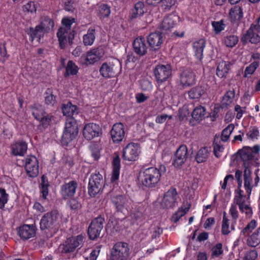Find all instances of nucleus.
<instances>
[{
    "label": "nucleus",
    "mask_w": 260,
    "mask_h": 260,
    "mask_svg": "<svg viewBox=\"0 0 260 260\" xmlns=\"http://www.w3.org/2000/svg\"><path fill=\"white\" fill-rule=\"evenodd\" d=\"M160 171L154 167H150L140 171L138 177L139 180L143 186L147 188H153L160 180Z\"/></svg>",
    "instance_id": "1"
},
{
    "label": "nucleus",
    "mask_w": 260,
    "mask_h": 260,
    "mask_svg": "<svg viewBox=\"0 0 260 260\" xmlns=\"http://www.w3.org/2000/svg\"><path fill=\"white\" fill-rule=\"evenodd\" d=\"M58 213L53 210L45 213L40 222V228L42 231L55 232L59 227Z\"/></svg>",
    "instance_id": "2"
},
{
    "label": "nucleus",
    "mask_w": 260,
    "mask_h": 260,
    "mask_svg": "<svg viewBox=\"0 0 260 260\" xmlns=\"http://www.w3.org/2000/svg\"><path fill=\"white\" fill-rule=\"evenodd\" d=\"M121 65L118 59H114L111 61L104 62L101 66L100 75L106 79L115 77L120 74Z\"/></svg>",
    "instance_id": "3"
},
{
    "label": "nucleus",
    "mask_w": 260,
    "mask_h": 260,
    "mask_svg": "<svg viewBox=\"0 0 260 260\" xmlns=\"http://www.w3.org/2000/svg\"><path fill=\"white\" fill-rule=\"evenodd\" d=\"M104 185L103 176L99 172L92 174L88 184V193L91 198L95 197L102 190Z\"/></svg>",
    "instance_id": "4"
},
{
    "label": "nucleus",
    "mask_w": 260,
    "mask_h": 260,
    "mask_svg": "<svg viewBox=\"0 0 260 260\" xmlns=\"http://www.w3.org/2000/svg\"><path fill=\"white\" fill-rule=\"evenodd\" d=\"M130 254V248L127 243L116 242L111 249L110 260H126Z\"/></svg>",
    "instance_id": "5"
},
{
    "label": "nucleus",
    "mask_w": 260,
    "mask_h": 260,
    "mask_svg": "<svg viewBox=\"0 0 260 260\" xmlns=\"http://www.w3.org/2000/svg\"><path fill=\"white\" fill-rule=\"evenodd\" d=\"M105 219L101 215L94 218L88 228V235L90 239L94 240L99 238L103 229Z\"/></svg>",
    "instance_id": "6"
},
{
    "label": "nucleus",
    "mask_w": 260,
    "mask_h": 260,
    "mask_svg": "<svg viewBox=\"0 0 260 260\" xmlns=\"http://www.w3.org/2000/svg\"><path fill=\"white\" fill-rule=\"evenodd\" d=\"M112 193L110 200L115 207L116 212L122 213L123 214L128 213L129 209V203L126 197L121 194H116L112 192Z\"/></svg>",
    "instance_id": "7"
},
{
    "label": "nucleus",
    "mask_w": 260,
    "mask_h": 260,
    "mask_svg": "<svg viewBox=\"0 0 260 260\" xmlns=\"http://www.w3.org/2000/svg\"><path fill=\"white\" fill-rule=\"evenodd\" d=\"M172 68L170 64H158L153 70V74L156 82L161 84L172 76Z\"/></svg>",
    "instance_id": "8"
},
{
    "label": "nucleus",
    "mask_w": 260,
    "mask_h": 260,
    "mask_svg": "<svg viewBox=\"0 0 260 260\" xmlns=\"http://www.w3.org/2000/svg\"><path fill=\"white\" fill-rule=\"evenodd\" d=\"M178 83L183 88L190 87L196 83V75L189 68L184 69L179 73Z\"/></svg>",
    "instance_id": "9"
},
{
    "label": "nucleus",
    "mask_w": 260,
    "mask_h": 260,
    "mask_svg": "<svg viewBox=\"0 0 260 260\" xmlns=\"http://www.w3.org/2000/svg\"><path fill=\"white\" fill-rule=\"evenodd\" d=\"M83 242V237L81 235L68 238L59 246V250L62 253H69L75 250Z\"/></svg>",
    "instance_id": "10"
},
{
    "label": "nucleus",
    "mask_w": 260,
    "mask_h": 260,
    "mask_svg": "<svg viewBox=\"0 0 260 260\" xmlns=\"http://www.w3.org/2000/svg\"><path fill=\"white\" fill-rule=\"evenodd\" d=\"M177 192L175 188H171L167 191L160 203V207L162 209H169L173 208L177 204Z\"/></svg>",
    "instance_id": "11"
},
{
    "label": "nucleus",
    "mask_w": 260,
    "mask_h": 260,
    "mask_svg": "<svg viewBox=\"0 0 260 260\" xmlns=\"http://www.w3.org/2000/svg\"><path fill=\"white\" fill-rule=\"evenodd\" d=\"M188 157L187 146L181 145L176 151L172 159V165L176 168H180L187 160Z\"/></svg>",
    "instance_id": "12"
},
{
    "label": "nucleus",
    "mask_w": 260,
    "mask_h": 260,
    "mask_svg": "<svg viewBox=\"0 0 260 260\" xmlns=\"http://www.w3.org/2000/svg\"><path fill=\"white\" fill-rule=\"evenodd\" d=\"M75 31L73 30L69 33L66 28H60L57 32V37L59 41V47L64 49L67 47V42L71 46L75 37Z\"/></svg>",
    "instance_id": "13"
},
{
    "label": "nucleus",
    "mask_w": 260,
    "mask_h": 260,
    "mask_svg": "<svg viewBox=\"0 0 260 260\" xmlns=\"http://www.w3.org/2000/svg\"><path fill=\"white\" fill-rule=\"evenodd\" d=\"M146 41L149 51L156 52L160 49L163 42L162 34L159 31L152 32L147 36Z\"/></svg>",
    "instance_id": "14"
},
{
    "label": "nucleus",
    "mask_w": 260,
    "mask_h": 260,
    "mask_svg": "<svg viewBox=\"0 0 260 260\" xmlns=\"http://www.w3.org/2000/svg\"><path fill=\"white\" fill-rule=\"evenodd\" d=\"M139 144L130 143L123 149L122 157L125 161H135L139 154Z\"/></svg>",
    "instance_id": "15"
},
{
    "label": "nucleus",
    "mask_w": 260,
    "mask_h": 260,
    "mask_svg": "<svg viewBox=\"0 0 260 260\" xmlns=\"http://www.w3.org/2000/svg\"><path fill=\"white\" fill-rule=\"evenodd\" d=\"M25 169L27 175L32 178L39 174V165L37 158L33 155L27 156L25 159Z\"/></svg>",
    "instance_id": "16"
},
{
    "label": "nucleus",
    "mask_w": 260,
    "mask_h": 260,
    "mask_svg": "<svg viewBox=\"0 0 260 260\" xmlns=\"http://www.w3.org/2000/svg\"><path fill=\"white\" fill-rule=\"evenodd\" d=\"M101 134V128L99 125L94 123L86 124L83 129V136L87 140H90L94 137H98Z\"/></svg>",
    "instance_id": "17"
},
{
    "label": "nucleus",
    "mask_w": 260,
    "mask_h": 260,
    "mask_svg": "<svg viewBox=\"0 0 260 260\" xmlns=\"http://www.w3.org/2000/svg\"><path fill=\"white\" fill-rule=\"evenodd\" d=\"M78 183L76 180H72L69 182H65L61 186L60 193L63 199L67 200L73 197L76 191Z\"/></svg>",
    "instance_id": "18"
},
{
    "label": "nucleus",
    "mask_w": 260,
    "mask_h": 260,
    "mask_svg": "<svg viewBox=\"0 0 260 260\" xmlns=\"http://www.w3.org/2000/svg\"><path fill=\"white\" fill-rule=\"evenodd\" d=\"M110 135L114 143L121 142L125 136L124 125L121 122L115 123L110 131Z\"/></svg>",
    "instance_id": "19"
},
{
    "label": "nucleus",
    "mask_w": 260,
    "mask_h": 260,
    "mask_svg": "<svg viewBox=\"0 0 260 260\" xmlns=\"http://www.w3.org/2000/svg\"><path fill=\"white\" fill-rule=\"evenodd\" d=\"M146 42L145 39L142 36L137 37L133 42L134 51L140 57L146 55L148 49H149L148 46L146 45Z\"/></svg>",
    "instance_id": "20"
},
{
    "label": "nucleus",
    "mask_w": 260,
    "mask_h": 260,
    "mask_svg": "<svg viewBox=\"0 0 260 260\" xmlns=\"http://www.w3.org/2000/svg\"><path fill=\"white\" fill-rule=\"evenodd\" d=\"M20 237L23 240H28L35 236L36 227L34 224H23L18 231Z\"/></svg>",
    "instance_id": "21"
},
{
    "label": "nucleus",
    "mask_w": 260,
    "mask_h": 260,
    "mask_svg": "<svg viewBox=\"0 0 260 260\" xmlns=\"http://www.w3.org/2000/svg\"><path fill=\"white\" fill-rule=\"evenodd\" d=\"M206 113V108L202 106L197 107L191 113L192 119H190V123L192 125L199 123L205 118Z\"/></svg>",
    "instance_id": "22"
},
{
    "label": "nucleus",
    "mask_w": 260,
    "mask_h": 260,
    "mask_svg": "<svg viewBox=\"0 0 260 260\" xmlns=\"http://www.w3.org/2000/svg\"><path fill=\"white\" fill-rule=\"evenodd\" d=\"M61 110L63 115L70 117L69 118H75V116L79 113L77 106L73 105L71 102L63 104L61 106Z\"/></svg>",
    "instance_id": "23"
},
{
    "label": "nucleus",
    "mask_w": 260,
    "mask_h": 260,
    "mask_svg": "<svg viewBox=\"0 0 260 260\" xmlns=\"http://www.w3.org/2000/svg\"><path fill=\"white\" fill-rule=\"evenodd\" d=\"M249 40L252 44H257L260 42V29L256 28L254 24H251L250 28L245 34V40Z\"/></svg>",
    "instance_id": "24"
},
{
    "label": "nucleus",
    "mask_w": 260,
    "mask_h": 260,
    "mask_svg": "<svg viewBox=\"0 0 260 260\" xmlns=\"http://www.w3.org/2000/svg\"><path fill=\"white\" fill-rule=\"evenodd\" d=\"M206 87L204 83H199L188 91L189 98L192 100L199 99L206 93Z\"/></svg>",
    "instance_id": "25"
},
{
    "label": "nucleus",
    "mask_w": 260,
    "mask_h": 260,
    "mask_svg": "<svg viewBox=\"0 0 260 260\" xmlns=\"http://www.w3.org/2000/svg\"><path fill=\"white\" fill-rule=\"evenodd\" d=\"M64 131L73 136L77 137L79 132L77 120L75 118L68 119Z\"/></svg>",
    "instance_id": "26"
},
{
    "label": "nucleus",
    "mask_w": 260,
    "mask_h": 260,
    "mask_svg": "<svg viewBox=\"0 0 260 260\" xmlns=\"http://www.w3.org/2000/svg\"><path fill=\"white\" fill-rule=\"evenodd\" d=\"M231 64L230 62L221 61L219 62L216 69V75L220 78L226 77Z\"/></svg>",
    "instance_id": "27"
},
{
    "label": "nucleus",
    "mask_w": 260,
    "mask_h": 260,
    "mask_svg": "<svg viewBox=\"0 0 260 260\" xmlns=\"http://www.w3.org/2000/svg\"><path fill=\"white\" fill-rule=\"evenodd\" d=\"M205 45L206 41L204 39H200L194 42L193 44V49L195 56L199 60H201L203 58V50Z\"/></svg>",
    "instance_id": "28"
},
{
    "label": "nucleus",
    "mask_w": 260,
    "mask_h": 260,
    "mask_svg": "<svg viewBox=\"0 0 260 260\" xmlns=\"http://www.w3.org/2000/svg\"><path fill=\"white\" fill-rule=\"evenodd\" d=\"M243 9L242 6H235L234 8L230 10L229 15L232 19V21L234 23L238 22L243 17Z\"/></svg>",
    "instance_id": "29"
},
{
    "label": "nucleus",
    "mask_w": 260,
    "mask_h": 260,
    "mask_svg": "<svg viewBox=\"0 0 260 260\" xmlns=\"http://www.w3.org/2000/svg\"><path fill=\"white\" fill-rule=\"evenodd\" d=\"M231 159V166H236L238 168H240L241 166L242 167H244V147L239 149L235 154L232 155Z\"/></svg>",
    "instance_id": "30"
},
{
    "label": "nucleus",
    "mask_w": 260,
    "mask_h": 260,
    "mask_svg": "<svg viewBox=\"0 0 260 260\" xmlns=\"http://www.w3.org/2000/svg\"><path fill=\"white\" fill-rule=\"evenodd\" d=\"M190 206V203L186 202V205H185V203H183V205L172 216V220L175 223L178 221L180 218L188 211Z\"/></svg>",
    "instance_id": "31"
},
{
    "label": "nucleus",
    "mask_w": 260,
    "mask_h": 260,
    "mask_svg": "<svg viewBox=\"0 0 260 260\" xmlns=\"http://www.w3.org/2000/svg\"><path fill=\"white\" fill-rule=\"evenodd\" d=\"M27 149V144L24 142L16 143L12 146V154L14 155L23 156Z\"/></svg>",
    "instance_id": "32"
},
{
    "label": "nucleus",
    "mask_w": 260,
    "mask_h": 260,
    "mask_svg": "<svg viewBox=\"0 0 260 260\" xmlns=\"http://www.w3.org/2000/svg\"><path fill=\"white\" fill-rule=\"evenodd\" d=\"M25 31L31 38V41H33L35 38H38L40 40L41 37L43 36L44 34L42 28L39 25H37L35 28L30 27L27 28Z\"/></svg>",
    "instance_id": "33"
},
{
    "label": "nucleus",
    "mask_w": 260,
    "mask_h": 260,
    "mask_svg": "<svg viewBox=\"0 0 260 260\" xmlns=\"http://www.w3.org/2000/svg\"><path fill=\"white\" fill-rule=\"evenodd\" d=\"M112 166L113 172L111 177V180L112 181H115L118 179L119 176V170L120 168V159L118 155L117 154L116 156L113 158L112 161Z\"/></svg>",
    "instance_id": "34"
},
{
    "label": "nucleus",
    "mask_w": 260,
    "mask_h": 260,
    "mask_svg": "<svg viewBox=\"0 0 260 260\" xmlns=\"http://www.w3.org/2000/svg\"><path fill=\"white\" fill-rule=\"evenodd\" d=\"M260 151V146L255 145L253 147L245 146V157L248 160H253Z\"/></svg>",
    "instance_id": "35"
},
{
    "label": "nucleus",
    "mask_w": 260,
    "mask_h": 260,
    "mask_svg": "<svg viewBox=\"0 0 260 260\" xmlns=\"http://www.w3.org/2000/svg\"><path fill=\"white\" fill-rule=\"evenodd\" d=\"M32 115L37 120L40 119L43 115L46 114L43 106L38 104H35L30 106Z\"/></svg>",
    "instance_id": "36"
},
{
    "label": "nucleus",
    "mask_w": 260,
    "mask_h": 260,
    "mask_svg": "<svg viewBox=\"0 0 260 260\" xmlns=\"http://www.w3.org/2000/svg\"><path fill=\"white\" fill-rule=\"evenodd\" d=\"M54 22L52 19L48 16H45L42 18L41 24L39 25L44 33L49 32L54 27Z\"/></svg>",
    "instance_id": "37"
},
{
    "label": "nucleus",
    "mask_w": 260,
    "mask_h": 260,
    "mask_svg": "<svg viewBox=\"0 0 260 260\" xmlns=\"http://www.w3.org/2000/svg\"><path fill=\"white\" fill-rule=\"evenodd\" d=\"M259 133L257 127H250L246 133V140L249 144H252L255 140H257Z\"/></svg>",
    "instance_id": "38"
},
{
    "label": "nucleus",
    "mask_w": 260,
    "mask_h": 260,
    "mask_svg": "<svg viewBox=\"0 0 260 260\" xmlns=\"http://www.w3.org/2000/svg\"><path fill=\"white\" fill-rule=\"evenodd\" d=\"M144 4L141 2H139L135 4V8L132 10L130 14L131 19H135L141 16L144 13Z\"/></svg>",
    "instance_id": "39"
},
{
    "label": "nucleus",
    "mask_w": 260,
    "mask_h": 260,
    "mask_svg": "<svg viewBox=\"0 0 260 260\" xmlns=\"http://www.w3.org/2000/svg\"><path fill=\"white\" fill-rule=\"evenodd\" d=\"M67 205L69 206L72 212L76 214L79 213L82 207L81 201H79V199L78 198L71 199L67 203Z\"/></svg>",
    "instance_id": "40"
},
{
    "label": "nucleus",
    "mask_w": 260,
    "mask_h": 260,
    "mask_svg": "<svg viewBox=\"0 0 260 260\" xmlns=\"http://www.w3.org/2000/svg\"><path fill=\"white\" fill-rule=\"evenodd\" d=\"M249 246L254 248L260 243V226L247 240Z\"/></svg>",
    "instance_id": "41"
},
{
    "label": "nucleus",
    "mask_w": 260,
    "mask_h": 260,
    "mask_svg": "<svg viewBox=\"0 0 260 260\" xmlns=\"http://www.w3.org/2000/svg\"><path fill=\"white\" fill-rule=\"evenodd\" d=\"M209 152L207 147L201 148L197 152L195 159L198 163L203 162L206 161L209 157Z\"/></svg>",
    "instance_id": "42"
},
{
    "label": "nucleus",
    "mask_w": 260,
    "mask_h": 260,
    "mask_svg": "<svg viewBox=\"0 0 260 260\" xmlns=\"http://www.w3.org/2000/svg\"><path fill=\"white\" fill-rule=\"evenodd\" d=\"M44 95L45 103L48 106H53L56 103V96L53 93L52 89L47 88Z\"/></svg>",
    "instance_id": "43"
},
{
    "label": "nucleus",
    "mask_w": 260,
    "mask_h": 260,
    "mask_svg": "<svg viewBox=\"0 0 260 260\" xmlns=\"http://www.w3.org/2000/svg\"><path fill=\"white\" fill-rule=\"evenodd\" d=\"M95 30L94 29L90 28L88 29L86 34L83 36V42L84 45H91L93 44L95 38Z\"/></svg>",
    "instance_id": "44"
},
{
    "label": "nucleus",
    "mask_w": 260,
    "mask_h": 260,
    "mask_svg": "<svg viewBox=\"0 0 260 260\" xmlns=\"http://www.w3.org/2000/svg\"><path fill=\"white\" fill-rule=\"evenodd\" d=\"M79 68L72 60H69L66 68V73L64 74L65 77L70 75H75L78 73Z\"/></svg>",
    "instance_id": "45"
},
{
    "label": "nucleus",
    "mask_w": 260,
    "mask_h": 260,
    "mask_svg": "<svg viewBox=\"0 0 260 260\" xmlns=\"http://www.w3.org/2000/svg\"><path fill=\"white\" fill-rule=\"evenodd\" d=\"M174 21L170 17H165L160 25V28L162 30H168L174 27Z\"/></svg>",
    "instance_id": "46"
},
{
    "label": "nucleus",
    "mask_w": 260,
    "mask_h": 260,
    "mask_svg": "<svg viewBox=\"0 0 260 260\" xmlns=\"http://www.w3.org/2000/svg\"><path fill=\"white\" fill-rule=\"evenodd\" d=\"M76 138V137L66 132L65 131H63L61 139L60 140V143L62 146H67Z\"/></svg>",
    "instance_id": "47"
},
{
    "label": "nucleus",
    "mask_w": 260,
    "mask_h": 260,
    "mask_svg": "<svg viewBox=\"0 0 260 260\" xmlns=\"http://www.w3.org/2000/svg\"><path fill=\"white\" fill-rule=\"evenodd\" d=\"M234 129V125L230 124L228 125L222 132L221 135V139L223 142H226L228 140L231 133Z\"/></svg>",
    "instance_id": "48"
},
{
    "label": "nucleus",
    "mask_w": 260,
    "mask_h": 260,
    "mask_svg": "<svg viewBox=\"0 0 260 260\" xmlns=\"http://www.w3.org/2000/svg\"><path fill=\"white\" fill-rule=\"evenodd\" d=\"M234 203L239 206V209L242 212H244V198L242 192H235Z\"/></svg>",
    "instance_id": "49"
},
{
    "label": "nucleus",
    "mask_w": 260,
    "mask_h": 260,
    "mask_svg": "<svg viewBox=\"0 0 260 260\" xmlns=\"http://www.w3.org/2000/svg\"><path fill=\"white\" fill-rule=\"evenodd\" d=\"M110 14V7L106 4H103L99 7V15L101 18L109 16Z\"/></svg>",
    "instance_id": "50"
},
{
    "label": "nucleus",
    "mask_w": 260,
    "mask_h": 260,
    "mask_svg": "<svg viewBox=\"0 0 260 260\" xmlns=\"http://www.w3.org/2000/svg\"><path fill=\"white\" fill-rule=\"evenodd\" d=\"M53 116L50 114H46L43 116L38 120L40 122V125H41L43 127L46 128L50 125Z\"/></svg>",
    "instance_id": "51"
},
{
    "label": "nucleus",
    "mask_w": 260,
    "mask_h": 260,
    "mask_svg": "<svg viewBox=\"0 0 260 260\" xmlns=\"http://www.w3.org/2000/svg\"><path fill=\"white\" fill-rule=\"evenodd\" d=\"M211 257H217L223 253L222 245L220 243H218L214 246L211 249Z\"/></svg>",
    "instance_id": "52"
},
{
    "label": "nucleus",
    "mask_w": 260,
    "mask_h": 260,
    "mask_svg": "<svg viewBox=\"0 0 260 260\" xmlns=\"http://www.w3.org/2000/svg\"><path fill=\"white\" fill-rule=\"evenodd\" d=\"M235 97V91L229 90L224 95L222 101L223 104L225 105H228L232 102L233 99Z\"/></svg>",
    "instance_id": "53"
},
{
    "label": "nucleus",
    "mask_w": 260,
    "mask_h": 260,
    "mask_svg": "<svg viewBox=\"0 0 260 260\" xmlns=\"http://www.w3.org/2000/svg\"><path fill=\"white\" fill-rule=\"evenodd\" d=\"M238 42V38L234 35L227 36L224 40V43L227 47H233L236 45Z\"/></svg>",
    "instance_id": "54"
},
{
    "label": "nucleus",
    "mask_w": 260,
    "mask_h": 260,
    "mask_svg": "<svg viewBox=\"0 0 260 260\" xmlns=\"http://www.w3.org/2000/svg\"><path fill=\"white\" fill-rule=\"evenodd\" d=\"M250 173L249 170L245 166V189L249 195L251 193L252 186L250 185L249 178L246 176L247 174Z\"/></svg>",
    "instance_id": "55"
},
{
    "label": "nucleus",
    "mask_w": 260,
    "mask_h": 260,
    "mask_svg": "<svg viewBox=\"0 0 260 260\" xmlns=\"http://www.w3.org/2000/svg\"><path fill=\"white\" fill-rule=\"evenodd\" d=\"M8 200V194L6 192V190L2 188H0V208L3 209L5 204L7 203Z\"/></svg>",
    "instance_id": "56"
},
{
    "label": "nucleus",
    "mask_w": 260,
    "mask_h": 260,
    "mask_svg": "<svg viewBox=\"0 0 260 260\" xmlns=\"http://www.w3.org/2000/svg\"><path fill=\"white\" fill-rule=\"evenodd\" d=\"M246 249L245 254V260H255L257 256V253L254 248L252 249Z\"/></svg>",
    "instance_id": "57"
},
{
    "label": "nucleus",
    "mask_w": 260,
    "mask_h": 260,
    "mask_svg": "<svg viewBox=\"0 0 260 260\" xmlns=\"http://www.w3.org/2000/svg\"><path fill=\"white\" fill-rule=\"evenodd\" d=\"M177 0H162L161 7L162 9L167 12L176 4Z\"/></svg>",
    "instance_id": "58"
},
{
    "label": "nucleus",
    "mask_w": 260,
    "mask_h": 260,
    "mask_svg": "<svg viewBox=\"0 0 260 260\" xmlns=\"http://www.w3.org/2000/svg\"><path fill=\"white\" fill-rule=\"evenodd\" d=\"M258 66L259 62L255 61L247 67L245 69V77H246L247 74H252Z\"/></svg>",
    "instance_id": "59"
},
{
    "label": "nucleus",
    "mask_w": 260,
    "mask_h": 260,
    "mask_svg": "<svg viewBox=\"0 0 260 260\" xmlns=\"http://www.w3.org/2000/svg\"><path fill=\"white\" fill-rule=\"evenodd\" d=\"M226 213L225 212H223V217L222 220V229L221 232L223 235H228L230 233V231L229 230V225L228 223V219L225 216Z\"/></svg>",
    "instance_id": "60"
},
{
    "label": "nucleus",
    "mask_w": 260,
    "mask_h": 260,
    "mask_svg": "<svg viewBox=\"0 0 260 260\" xmlns=\"http://www.w3.org/2000/svg\"><path fill=\"white\" fill-rule=\"evenodd\" d=\"M213 146L214 154L217 158H219L220 157V153L223 152L224 149L223 146L216 142L215 139L213 143Z\"/></svg>",
    "instance_id": "61"
},
{
    "label": "nucleus",
    "mask_w": 260,
    "mask_h": 260,
    "mask_svg": "<svg viewBox=\"0 0 260 260\" xmlns=\"http://www.w3.org/2000/svg\"><path fill=\"white\" fill-rule=\"evenodd\" d=\"M22 9L24 12H30L32 13L36 11V8L33 2H28L26 5L23 6Z\"/></svg>",
    "instance_id": "62"
},
{
    "label": "nucleus",
    "mask_w": 260,
    "mask_h": 260,
    "mask_svg": "<svg viewBox=\"0 0 260 260\" xmlns=\"http://www.w3.org/2000/svg\"><path fill=\"white\" fill-rule=\"evenodd\" d=\"M223 22V21L222 20L219 21H213L212 22V25L216 34L220 32L224 29V24Z\"/></svg>",
    "instance_id": "63"
},
{
    "label": "nucleus",
    "mask_w": 260,
    "mask_h": 260,
    "mask_svg": "<svg viewBox=\"0 0 260 260\" xmlns=\"http://www.w3.org/2000/svg\"><path fill=\"white\" fill-rule=\"evenodd\" d=\"M91 53L94 55L97 59L100 60L104 55V50L102 46H99L91 50Z\"/></svg>",
    "instance_id": "64"
}]
</instances>
